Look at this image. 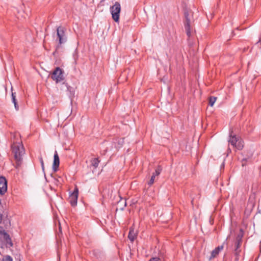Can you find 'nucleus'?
<instances>
[{
  "label": "nucleus",
  "mask_w": 261,
  "mask_h": 261,
  "mask_svg": "<svg viewBox=\"0 0 261 261\" xmlns=\"http://www.w3.org/2000/svg\"><path fill=\"white\" fill-rule=\"evenodd\" d=\"M260 245H261V241H260Z\"/></svg>",
  "instance_id": "4be33fe9"
},
{
  "label": "nucleus",
  "mask_w": 261,
  "mask_h": 261,
  "mask_svg": "<svg viewBox=\"0 0 261 261\" xmlns=\"http://www.w3.org/2000/svg\"><path fill=\"white\" fill-rule=\"evenodd\" d=\"M0 234L3 236L4 240L7 244H9L11 246H12L13 243L11 242L10 236L5 231V230H0Z\"/></svg>",
  "instance_id": "ddd939ff"
},
{
  "label": "nucleus",
  "mask_w": 261,
  "mask_h": 261,
  "mask_svg": "<svg viewBox=\"0 0 261 261\" xmlns=\"http://www.w3.org/2000/svg\"><path fill=\"white\" fill-rule=\"evenodd\" d=\"M60 164V159L57 151H55L54 156V162L53 165V170L54 172H56L59 168Z\"/></svg>",
  "instance_id": "1a4fd4ad"
},
{
  "label": "nucleus",
  "mask_w": 261,
  "mask_h": 261,
  "mask_svg": "<svg viewBox=\"0 0 261 261\" xmlns=\"http://www.w3.org/2000/svg\"><path fill=\"white\" fill-rule=\"evenodd\" d=\"M126 206V201L125 199H123L120 197V200L117 203V210L119 209L121 211L123 210Z\"/></svg>",
  "instance_id": "4468645a"
},
{
  "label": "nucleus",
  "mask_w": 261,
  "mask_h": 261,
  "mask_svg": "<svg viewBox=\"0 0 261 261\" xmlns=\"http://www.w3.org/2000/svg\"><path fill=\"white\" fill-rule=\"evenodd\" d=\"M149 261H162L161 259L159 257H152Z\"/></svg>",
  "instance_id": "412c9836"
},
{
  "label": "nucleus",
  "mask_w": 261,
  "mask_h": 261,
  "mask_svg": "<svg viewBox=\"0 0 261 261\" xmlns=\"http://www.w3.org/2000/svg\"><path fill=\"white\" fill-rule=\"evenodd\" d=\"M136 237V233L134 229L130 228L128 235V238L130 241L133 242Z\"/></svg>",
  "instance_id": "dca6fc26"
},
{
  "label": "nucleus",
  "mask_w": 261,
  "mask_h": 261,
  "mask_svg": "<svg viewBox=\"0 0 261 261\" xmlns=\"http://www.w3.org/2000/svg\"><path fill=\"white\" fill-rule=\"evenodd\" d=\"M11 150L15 160L17 162H20L22 159V156L25 153V150L20 136L18 133L11 134Z\"/></svg>",
  "instance_id": "f257e3e1"
},
{
  "label": "nucleus",
  "mask_w": 261,
  "mask_h": 261,
  "mask_svg": "<svg viewBox=\"0 0 261 261\" xmlns=\"http://www.w3.org/2000/svg\"><path fill=\"white\" fill-rule=\"evenodd\" d=\"M11 99H12V102L14 103L15 110L16 111H18L19 106L17 102V100L16 98V93L13 92V91H12Z\"/></svg>",
  "instance_id": "2eb2a0df"
},
{
  "label": "nucleus",
  "mask_w": 261,
  "mask_h": 261,
  "mask_svg": "<svg viewBox=\"0 0 261 261\" xmlns=\"http://www.w3.org/2000/svg\"><path fill=\"white\" fill-rule=\"evenodd\" d=\"M3 261H13V259L10 255H7L3 259Z\"/></svg>",
  "instance_id": "6ab92c4d"
},
{
  "label": "nucleus",
  "mask_w": 261,
  "mask_h": 261,
  "mask_svg": "<svg viewBox=\"0 0 261 261\" xmlns=\"http://www.w3.org/2000/svg\"><path fill=\"white\" fill-rule=\"evenodd\" d=\"M226 240H225L223 244L221 246H219L216 247L215 249H214L211 252V255L210 256V259L213 258L215 257L219 253L220 251H221L224 248V245L226 243Z\"/></svg>",
  "instance_id": "9d476101"
},
{
  "label": "nucleus",
  "mask_w": 261,
  "mask_h": 261,
  "mask_svg": "<svg viewBox=\"0 0 261 261\" xmlns=\"http://www.w3.org/2000/svg\"><path fill=\"white\" fill-rule=\"evenodd\" d=\"M78 197V189L75 188L73 193L70 195L69 201L72 206H75L77 204Z\"/></svg>",
  "instance_id": "6e6552de"
},
{
  "label": "nucleus",
  "mask_w": 261,
  "mask_h": 261,
  "mask_svg": "<svg viewBox=\"0 0 261 261\" xmlns=\"http://www.w3.org/2000/svg\"><path fill=\"white\" fill-rule=\"evenodd\" d=\"M217 97H210L209 98V105L211 107H213L215 102H216Z\"/></svg>",
  "instance_id": "a211bd4d"
},
{
  "label": "nucleus",
  "mask_w": 261,
  "mask_h": 261,
  "mask_svg": "<svg viewBox=\"0 0 261 261\" xmlns=\"http://www.w3.org/2000/svg\"><path fill=\"white\" fill-rule=\"evenodd\" d=\"M228 142L233 147H236L239 150L242 149L244 146L242 142L239 141L235 135L232 136L230 135Z\"/></svg>",
  "instance_id": "423d86ee"
},
{
  "label": "nucleus",
  "mask_w": 261,
  "mask_h": 261,
  "mask_svg": "<svg viewBox=\"0 0 261 261\" xmlns=\"http://www.w3.org/2000/svg\"><path fill=\"white\" fill-rule=\"evenodd\" d=\"M120 11L121 5L118 2H116L114 5L110 7V12L112 18L116 22H118L119 20Z\"/></svg>",
  "instance_id": "7ed1b4c3"
},
{
  "label": "nucleus",
  "mask_w": 261,
  "mask_h": 261,
  "mask_svg": "<svg viewBox=\"0 0 261 261\" xmlns=\"http://www.w3.org/2000/svg\"><path fill=\"white\" fill-rule=\"evenodd\" d=\"M184 15L185 17V21H184L185 29L187 36L190 37L191 34V29L193 21L191 18L188 11H185Z\"/></svg>",
  "instance_id": "20e7f679"
},
{
  "label": "nucleus",
  "mask_w": 261,
  "mask_h": 261,
  "mask_svg": "<svg viewBox=\"0 0 261 261\" xmlns=\"http://www.w3.org/2000/svg\"><path fill=\"white\" fill-rule=\"evenodd\" d=\"M91 165L94 167V169H96L98 166L99 161L97 158H94L91 160Z\"/></svg>",
  "instance_id": "f3484780"
},
{
  "label": "nucleus",
  "mask_w": 261,
  "mask_h": 261,
  "mask_svg": "<svg viewBox=\"0 0 261 261\" xmlns=\"http://www.w3.org/2000/svg\"><path fill=\"white\" fill-rule=\"evenodd\" d=\"M56 40L58 42L57 47H59L62 44H64L67 40V35L66 34V29L60 26L57 29V38Z\"/></svg>",
  "instance_id": "f03ea898"
},
{
  "label": "nucleus",
  "mask_w": 261,
  "mask_h": 261,
  "mask_svg": "<svg viewBox=\"0 0 261 261\" xmlns=\"http://www.w3.org/2000/svg\"><path fill=\"white\" fill-rule=\"evenodd\" d=\"M162 169L160 167H158L155 170V172L153 173L150 180L148 182L149 186H151L154 181V179L156 176H158L161 172Z\"/></svg>",
  "instance_id": "f8f14e48"
},
{
  "label": "nucleus",
  "mask_w": 261,
  "mask_h": 261,
  "mask_svg": "<svg viewBox=\"0 0 261 261\" xmlns=\"http://www.w3.org/2000/svg\"><path fill=\"white\" fill-rule=\"evenodd\" d=\"M51 78L56 83L62 81L64 80L63 71L60 67H57L53 72Z\"/></svg>",
  "instance_id": "39448f33"
},
{
  "label": "nucleus",
  "mask_w": 261,
  "mask_h": 261,
  "mask_svg": "<svg viewBox=\"0 0 261 261\" xmlns=\"http://www.w3.org/2000/svg\"><path fill=\"white\" fill-rule=\"evenodd\" d=\"M7 190V182L4 177H0V194H4Z\"/></svg>",
  "instance_id": "0eeeda50"
},
{
  "label": "nucleus",
  "mask_w": 261,
  "mask_h": 261,
  "mask_svg": "<svg viewBox=\"0 0 261 261\" xmlns=\"http://www.w3.org/2000/svg\"><path fill=\"white\" fill-rule=\"evenodd\" d=\"M242 235H240V234L238 235L236 237V241L234 243V246H235L234 251H235V253L236 254H238L240 252V250H239V249L240 247L241 244L242 242Z\"/></svg>",
  "instance_id": "9b49d317"
},
{
  "label": "nucleus",
  "mask_w": 261,
  "mask_h": 261,
  "mask_svg": "<svg viewBox=\"0 0 261 261\" xmlns=\"http://www.w3.org/2000/svg\"><path fill=\"white\" fill-rule=\"evenodd\" d=\"M39 160H40V164H41V165L42 169L43 171H44V162H43V159L42 158H40Z\"/></svg>",
  "instance_id": "aec40b11"
}]
</instances>
